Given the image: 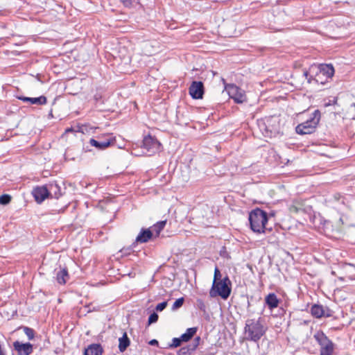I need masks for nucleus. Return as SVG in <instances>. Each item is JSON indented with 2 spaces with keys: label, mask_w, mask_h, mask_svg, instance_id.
I'll list each match as a JSON object with an SVG mask.
<instances>
[{
  "label": "nucleus",
  "mask_w": 355,
  "mask_h": 355,
  "mask_svg": "<svg viewBox=\"0 0 355 355\" xmlns=\"http://www.w3.org/2000/svg\"><path fill=\"white\" fill-rule=\"evenodd\" d=\"M231 282L227 276L219 282H213L209 291V296L216 297L220 296L223 300H227L231 294Z\"/></svg>",
  "instance_id": "20e7f679"
},
{
  "label": "nucleus",
  "mask_w": 355,
  "mask_h": 355,
  "mask_svg": "<svg viewBox=\"0 0 355 355\" xmlns=\"http://www.w3.org/2000/svg\"><path fill=\"white\" fill-rule=\"evenodd\" d=\"M150 345H158V341L155 339H153L149 342Z\"/></svg>",
  "instance_id": "c9c22d12"
},
{
  "label": "nucleus",
  "mask_w": 355,
  "mask_h": 355,
  "mask_svg": "<svg viewBox=\"0 0 355 355\" xmlns=\"http://www.w3.org/2000/svg\"><path fill=\"white\" fill-rule=\"evenodd\" d=\"M115 141L116 140L114 137L108 136L105 139L99 138L98 140L92 138L89 139V144L91 146H94L99 150H103L107 147L114 145Z\"/></svg>",
  "instance_id": "1a4fd4ad"
},
{
  "label": "nucleus",
  "mask_w": 355,
  "mask_h": 355,
  "mask_svg": "<svg viewBox=\"0 0 355 355\" xmlns=\"http://www.w3.org/2000/svg\"><path fill=\"white\" fill-rule=\"evenodd\" d=\"M266 330L261 318L248 319L244 327L245 338L248 340L257 342L264 335Z\"/></svg>",
  "instance_id": "f257e3e1"
},
{
  "label": "nucleus",
  "mask_w": 355,
  "mask_h": 355,
  "mask_svg": "<svg viewBox=\"0 0 355 355\" xmlns=\"http://www.w3.org/2000/svg\"><path fill=\"white\" fill-rule=\"evenodd\" d=\"M158 318H159V316L157 313H155V312L152 313L148 318V325L156 322L158 320Z\"/></svg>",
  "instance_id": "7c9ffc66"
},
{
  "label": "nucleus",
  "mask_w": 355,
  "mask_h": 355,
  "mask_svg": "<svg viewBox=\"0 0 355 355\" xmlns=\"http://www.w3.org/2000/svg\"><path fill=\"white\" fill-rule=\"evenodd\" d=\"M48 188L49 197L58 199L62 195V188L56 182H51L46 185Z\"/></svg>",
  "instance_id": "2eb2a0df"
},
{
  "label": "nucleus",
  "mask_w": 355,
  "mask_h": 355,
  "mask_svg": "<svg viewBox=\"0 0 355 355\" xmlns=\"http://www.w3.org/2000/svg\"><path fill=\"white\" fill-rule=\"evenodd\" d=\"M166 306L167 302H162L156 306L155 309L157 311H162L166 307Z\"/></svg>",
  "instance_id": "473e14b6"
},
{
  "label": "nucleus",
  "mask_w": 355,
  "mask_h": 355,
  "mask_svg": "<svg viewBox=\"0 0 355 355\" xmlns=\"http://www.w3.org/2000/svg\"><path fill=\"white\" fill-rule=\"evenodd\" d=\"M189 94L194 99L202 98L204 85L201 81H193L189 89Z\"/></svg>",
  "instance_id": "9d476101"
},
{
  "label": "nucleus",
  "mask_w": 355,
  "mask_h": 355,
  "mask_svg": "<svg viewBox=\"0 0 355 355\" xmlns=\"http://www.w3.org/2000/svg\"><path fill=\"white\" fill-rule=\"evenodd\" d=\"M332 313L333 312H332V311L331 309H329L327 307H324L323 317H326V318L331 317V316H332Z\"/></svg>",
  "instance_id": "72a5a7b5"
},
{
  "label": "nucleus",
  "mask_w": 355,
  "mask_h": 355,
  "mask_svg": "<svg viewBox=\"0 0 355 355\" xmlns=\"http://www.w3.org/2000/svg\"><path fill=\"white\" fill-rule=\"evenodd\" d=\"M313 338L320 347L319 355H334L336 345L323 331H316Z\"/></svg>",
  "instance_id": "39448f33"
},
{
  "label": "nucleus",
  "mask_w": 355,
  "mask_h": 355,
  "mask_svg": "<svg viewBox=\"0 0 355 355\" xmlns=\"http://www.w3.org/2000/svg\"><path fill=\"white\" fill-rule=\"evenodd\" d=\"M13 348L17 355H30L33 351V346L30 343H22L18 340L13 343Z\"/></svg>",
  "instance_id": "9b49d317"
},
{
  "label": "nucleus",
  "mask_w": 355,
  "mask_h": 355,
  "mask_svg": "<svg viewBox=\"0 0 355 355\" xmlns=\"http://www.w3.org/2000/svg\"><path fill=\"white\" fill-rule=\"evenodd\" d=\"M125 7L132 8L137 5L138 0H120Z\"/></svg>",
  "instance_id": "a878e982"
},
{
  "label": "nucleus",
  "mask_w": 355,
  "mask_h": 355,
  "mask_svg": "<svg viewBox=\"0 0 355 355\" xmlns=\"http://www.w3.org/2000/svg\"><path fill=\"white\" fill-rule=\"evenodd\" d=\"M83 149L87 152V151H90V149H89L88 146H84Z\"/></svg>",
  "instance_id": "4c0bfd02"
},
{
  "label": "nucleus",
  "mask_w": 355,
  "mask_h": 355,
  "mask_svg": "<svg viewBox=\"0 0 355 355\" xmlns=\"http://www.w3.org/2000/svg\"><path fill=\"white\" fill-rule=\"evenodd\" d=\"M197 332L196 327H191L187 329L186 332L182 334L181 339L183 342H188Z\"/></svg>",
  "instance_id": "5701e85b"
},
{
  "label": "nucleus",
  "mask_w": 355,
  "mask_h": 355,
  "mask_svg": "<svg viewBox=\"0 0 355 355\" xmlns=\"http://www.w3.org/2000/svg\"><path fill=\"white\" fill-rule=\"evenodd\" d=\"M265 302L268 308L271 310L277 308L279 305V300L275 293H269L265 298Z\"/></svg>",
  "instance_id": "a211bd4d"
},
{
  "label": "nucleus",
  "mask_w": 355,
  "mask_h": 355,
  "mask_svg": "<svg viewBox=\"0 0 355 355\" xmlns=\"http://www.w3.org/2000/svg\"><path fill=\"white\" fill-rule=\"evenodd\" d=\"M22 329L24 331V333L26 335L28 340H31L35 337V331L28 327H23Z\"/></svg>",
  "instance_id": "393cba45"
},
{
  "label": "nucleus",
  "mask_w": 355,
  "mask_h": 355,
  "mask_svg": "<svg viewBox=\"0 0 355 355\" xmlns=\"http://www.w3.org/2000/svg\"><path fill=\"white\" fill-rule=\"evenodd\" d=\"M153 236V232L150 229H141L136 238L137 243H146Z\"/></svg>",
  "instance_id": "f3484780"
},
{
  "label": "nucleus",
  "mask_w": 355,
  "mask_h": 355,
  "mask_svg": "<svg viewBox=\"0 0 355 355\" xmlns=\"http://www.w3.org/2000/svg\"><path fill=\"white\" fill-rule=\"evenodd\" d=\"M11 198L9 195L4 194L0 196V204L7 205L10 202Z\"/></svg>",
  "instance_id": "c756f323"
},
{
  "label": "nucleus",
  "mask_w": 355,
  "mask_h": 355,
  "mask_svg": "<svg viewBox=\"0 0 355 355\" xmlns=\"http://www.w3.org/2000/svg\"><path fill=\"white\" fill-rule=\"evenodd\" d=\"M260 130L265 137H276L280 133L279 119L276 116H270L258 122Z\"/></svg>",
  "instance_id": "7ed1b4c3"
},
{
  "label": "nucleus",
  "mask_w": 355,
  "mask_h": 355,
  "mask_svg": "<svg viewBox=\"0 0 355 355\" xmlns=\"http://www.w3.org/2000/svg\"><path fill=\"white\" fill-rule=\"evenodd\" d=\"M337 100L336 98H334L333 100H329V102L328 103H326L324 104V105L326 107L329 106V105H333V104H335L336 103Z\"/></svg>",
  "instance_id": "f704fd0d"
},
{
  "label": "nucleus",
  "mask_w": 355,
  "mask_h": 355,
  "mask_svg": "<svg viewBox=\"0 0 355 355\" xmlns=\"http://www.w3.org/2000/svg\"><path fill=\"white\" fill-rule=\"evenodd\" d=\"M19 99L24 102H29L31 104L44 105L46 103V98L44 96L37 98L19 97Z\"/></svg>",
  "instance_id": "6ab92c4d"
},
{
  "label": "nucleus",
  "mask_w": 355,
  "mask_h": 355,
  "mask_svg": "<svg viewBox=\"0 0 355 355\" xmlns=\"http://www.w3.org/2000/svg\"><path fill=\"white\" fill-rule=\"evenodd\" d=\"M55 279L59 284L64 285L69 279L68 270L66 268L59 267L55 270Z\"/></svg>",
  "instance_id": "4468645a"
},
{
  "label": "nucleus",
  "mask_w": 355,
  "mask_h": 355,
  "mask_svg": "<svg viewBox=\"0 0 355 355\" xmlns=\"http://www.w3.org/2000/svg\"><path fill=\"white\" fill-rule=\"evenodd\" d=\"M160 143L155 138L148 136L144 139L142 148L146 153L151 155L159 150Z\"/></svg>",
  "instance_id": "6e6552de"
},
{
  "label": "nucleus",
  "mask_w": 355,
  "mask_h": 355,
  "mask_svg": "<svg viewBox=\"0 0 355 355\" xmlns=\"http://www.w3.org/2000/svg\"><path fill=\"white\" fill-rule=\"evenodd\" d=\"M200 338L199 336L196 337L191 343L187 346L180 348L178 352V355H190L192 352L195 351L196 349L200 344Z\"/></svg>",
  "instance_id": "ddd939ff"
},
{
  "label": "nucleus",
  "mask_w": 355,
  "mask_h": 355,
  "mask_svg": "<svg viewBox=\"0 0 355 355\" xmlns=\"http://www.w3.org/2000/svg\"><path fill=\"white\" fill-rule=\"evenodd\" d=\"M184 301V300L183 297L177 299L172 306V309L176 310V309L180 308L183 305Z\"/></svg>",
  "instance_id": "bb28decb"
},
{
  "label": "nucleus",
  "mask_w": 355,
  "mask_h": 355,
  "mask_svg": "<svg viewBox=\"0 0 355 355\" xmlns=\"http://www.w3.org/2000/svg\"><path fill=\"white\" fill-rule=\"evenodd\" d=\"M196 305H197V308L203 311V312H205L206 311V309H207V306H206V304L204 302V301L201 299H198L196 300Z\"/></svg>",
  "instance_id": "c85d7f7f"
},
{
  "label": "nucleus",
  "mask_w": 355,
  "mask_h": 355,
  "mask_svg": "<svg viewBox=\"0 0 355 355\" xmlns=\"http://www.w3.org/2000/svg\"><path fill=\"white\" fill-rule=\"evenodd\" d=\"M103 349L100 344H91L84 352V355H102Z\"/></svg>",
  "instance_id": "dca6fc26"
},
{
  "label": "nucleus",
  "mask_w": 355,
  "mask_h": 355,
  "mask_svg": "<svg viewBox=\"0 0 355 355\" xmlns=\"http://www.w3.org/2000/svg\"><path fill=\"white\" fill-rule=\"evenodd\" d=\"M309 72L308 71H304V76L306 77V78L308 80V81L310 83V78H309Z\"/></svg>",
  "instance_id": "e433bc0d"
},
{
  "label": "nucleus",
  "mask_w": 355,
  "mask_h": 355,
  "mask_svg": "<svg viewBox=\"0 0 355 355\" xmlns=\"http://www.w3.org/2000/svg\"><path fill=\"white\" fill-rule=\"evenodd\" d=\"M249 222L251 230L256 233H265L271 228L266 227L268 222L267 213L261 209L257 208L249 214Z\"/></svg>",
  "instance_id": "f03ea898"
},
{
  "label": "nucleus",
  "mask_w": 355,
  "mask_h": 355,
  "mask_svg": "<svg viewBox=\"0 0 355 355\" xmlns=\"http://www.w3.org/2000/svg\"><path fill=\"white\" fill-rule=\"evenodd\" d=\"M119 349L121 352H123L126 350L130 344L129 338L128 337L127 333L124 332L122 337L119 339Z\"/></svg>",
  "instance_id": "aec40b11"
},
{
  "label": "nucleus",
  "mask_w": 355,
  "mask_h": 355,
  "mask_svg": "<svg viewBox=\"0 0 355 355\" xmlns=\"http://www.w3.org/2000/svg\"><path fill=\"white\" fill-rule=\"evenodd\" d=\"M324 309L322 305L314 304L311 309V315L316 318H320L324 315Z\"/></svg>",
  "instance_id": "4be33fe9"
},
{
  "label": "nucleus",
  "mask_w": 355,
  "mask_h": 355,
  "mask_svg": "<svg viewBox=\"0 0 355 355\" xmlns=\"http://www.w3.org/2000/svg\"><path fill=\"white\" fill-rule=\"evenodd\" d=\"M213 1L215 2H225V1H227L226 0H213Z\"/></svg>",
  "instance_id": "58836bf2"
},
{
  "label": "nucleus",
  "mask_w": 355,
  "mask_h": 355,
  "mask_svg": "<svg viewBox=\"0 0 355 355\" xmlns=\"http://www.w3.org/2000/svg\"><path fill=\"white\" fill-rule=\"evenodd\" d=\"M221 274L219 270V269L216 267L214 270V280L213 282H219L220 280H222L221 279Z\"/></svg>",
  "instance_id": "2f4dec72"
},
{
  "label": "nucleus",
  "mask_w": 355,
  "mask_h": 355,
  "mask_svg": "<svg viewBox=\"0 0 355 355\" xmlns=\"http://www.w3.org/2000/svg\"><path fill=\"white\" fill-rule=\"evenodd\" d=\"M166 223V220L157 222L155 225H153L152 227L153 230L151 231L153 233L155 232L156 236H158L161 231L164 228Z\"/></svg>",
  "instance_id": "b1692460"
},
{
  "label": "nucleus",
  "mask_w": 355,
  "mask_h": 355,
  "mask_svg": "<svg viewBox=\"0 0 355 355\" xmlns=\"http://www.w3.org/2000/svg\"><path fill=\"white\" fill-rule=\"evenodd\" d=\"M32 193L37 203H41L46 198H49L48 188L46 187V185L35 188L33 190Z\"/></svg>",
  "instance_id": "f8f14e48"
},
{
  "label": "nucleus",
  "mask_w": 355,
  "mask_h": 355,
  "mask_svg": "<svg viewBox=\"0 0 355 355\" xmlns=\"http://www.w3.org/2000/svg\"><path fill=\"white\" fill-rule=\"evenodd\" d=\"M320 119V112L315 110L310 119L297 125L295 130L299 135L311 134L315 131Z\"/></svg>",
  "instance_id": "423d86ee"
},
{
  "label": "nucleus",
  "mask_w": 355,
  "mask_h": 355,
  "mask_svg": "<svg viewBox=\"0 0 355 355\" xmlns=\"http://www.w3.org/2000/svg\"><path fill=\"white\" fill-rule=\"evenodd\" d=\"M227 92L230 97L236 103H242L246 101L247 98L244 90L235 85L228 86Z\"/></svg>",
  "instance_id": "0eeeda50"
},
{
  "label": "nucleus",
  "mask_w": 355,
  "mask_h": 355,
  "mask_svg": "<svg viewBox=\"0 0 355 355\" xmlns=\"http://www.w3.org/2000/svg\"><path fill=\"white\" fill-rule=\"evenodd\" d=\"M183 342V340L181 339V336L180 338H174L172 340V343L170 344L169 347L171 348L178 347L181 345V343Z\"/></svg>",
  "instance_id": "cd10ccee"
},
{
  "label": "nucleus",
  "mask_w": 355,
  "mask_h": 355,
  "mask_svg": "<svg viewBox=\"0 0 355 355\" xmlns=\"http://www.w3.org/2000/svg\"><path fill=\"white\" fill-rule=\"evenodd\" d=\"M320 71L327 78H331L334 74V69L331 64H321L320 66Z\"/></svg>",
  "instance_id": "412c9836"
}]
</instances>
